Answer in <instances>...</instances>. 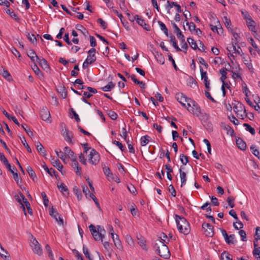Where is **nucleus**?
<instances>
[{"label": "nucleus", "instance_id": "f257e3e1", "mask_svg": "<svg viewBox=\"0 0 260 260\" xmlns=\"http://www.w3.org/2000/svg\"><path fill=\"white\" fill-rule=\"evenodd\" d=\"M153 248L155 253L160 257L168 259L170 257V252L168 247L159 239L156 240L154 244Z\"/></svg>", "mask_w": 260, "mask_h": 260}, {"label": "nucleus", "instance_id": "f03ea898", "mask_svg": "<svg viewBox=\"0 0 260 260\" xmlns=\"http://www.w3.org/2000/svg\"><path fill=\"white\" fill-rule=\"evenodd\" d=\"M175 220L179 231L187 235L190 232V225L187 220L183 217L175 214Z\"/></svg>", "mask_w": 260, "mask_h": 260}, {"label": "nucleus", "instance_id": "7ed1b4c3", "mask_svg": "<svg viewBox=\"0 0 260 260\" xmlns=\"http://www.w3.org/2000/svg\"><path fill=\"white\" fill-rule=\"evenodd\" d=\"M171 23L174 28V32L176 34L177 38L181 40V47L182 49L185 50V52L186 53L188 49V45L187 43L185 42V37L176 24L172 21Z\"/></svg>", "mask_w": 260, "mask_h": 260}, {"label": "nucleus", "instance_id": "20e7f679", "mask_svg": "<svg viewBox=\"0 0 260 260\" xmlns=\"http://www.w3.org/2000/svg\"><path fill=\"white\" fill-rule=\"evenodd\" d=\"M188 111L192 113L193 114L196 115L198 117H201L202 119H207L209 117V115L206 113H202L201 111V108L196 103L193 104L191 109H188Z\"/></svg>", "mask_w": 260, "mask_h": 260}, {"label": "nucleus", "instance_id": "39448f33", "mask_svg": "<svg viewBox=\"0 0 260 260\" xmlns=\"http://www.w3.org/2000/svg\"><path fill=\"white\" fill-rule=\"evenodd\" d=\"M234 112L237 114V116L241 119L244 118L247 116L245 106L240 102H238L233 107Z\"/></svg>", "mask_w": 260, "mask_h": 260}, {"label": "nucleus", "instance_id": "423d86ee", "mask_svg": "<svg viewBox=\"0 0 260 260\" xmlns=\"http://www.w3.org/2000/svg\"><path fill=\"white\" fill-rule=\"evenodd\" d=\"M30 245L34 253L41 255L42 254V249L38 241L32 236V239L30 240Z\"/></svg>", "mask_w": 260, "mask_h": 260}, {"label": "nucleus", "instance_id": "0eeeda50", "mask_svg": "<svg viewBox=\"0 0 260 260\" xmlns=\"http://www.w3.org/2000/svg\"><path fill=\"white\" fill-rule=\"evenodd\" d=\"M49 214L52 217L55 219L56 221L59 225H63V220L62 218L53 207H52L49 210Z\"/></svg>", "mask_w": 260, "mask_h": 260}, {"label": "nucleus", "instance_id": "6e6552de", "mask_svg": "<svg viewBox=\"0 0 260 260\" xmlns=\"http://www.w3.org/2000/svg\"><path fill=\"white\" fill-rule=\"evenodd\" d=\"M203 232L206 236L212 237L214 235L213 226L210 224L204 222L202 224Z\"/></svg>", "mask_w": 260, "mask_h": 260}, {"label": "nucleus", "instance_id": "1a4fd4ad", "mask_svg": "<svg viewBox=\"0 0 260 260\" xmlns=\"http://www.w3.org/2000/svg\"><path fill=\"white\" fill-rule=\"evenodd\" d=\"M100 160V155L99 153L93 149H92L89 154V161L92 165H96Z\"/></svg>", "mask_w": 260, "mask_h": 260}, {"label": "nucleus", "instance_id": "9d476101", "mask_svg": "<svg viewBox=\"0 0 260 260\" xmlns=\"http://www.w3.org/2000/svg\"><path fill=\"white\" fill-rule=\"evenodd\" d=\"M200 71L201 75V78L202 79L204 80L205 87L207 90L209 91L211 89V87L210 86V81L208 80L207 73L206 72H204L203 69L201 67H200Z\"/></svg>", "mask_w": 260, "mask_h": 260}, {"label": "nucleus", "instance_id": "9b49d317", "mask_svg": "<svg viewBox=\"0 0 260 260\" xmlns=\"http://www.w3.org/2000/svg\"><path fill=\"white\" fill-rule=\"evenodd\" d=\"M40 117L44 121H47L50 118V112L46 107H43L40 112Z\"/></svg>", "mask_w": 260, "mask_h": 260}, {"label": "nucleus", "instance_id": "f8f14e48", "mask_svg": "<svg viewBox=\"0 0 260 260\" xmlns=\"http://www.w3.org/2000/svg\"><path fill=\"white\" fill-rule=\"evenodd\" d=\"M96 50L94 48H92L88 51V56L85 60H87L89 63H93L96 59L95 56Z\"/></svg>", "mask_w": 260, "mask_h": 260}, {"label": "nucleus", "instance_id": "ddd939ff", "mask_svg": "<svg viewBox=\"0 0 260 260\" xmlns=\"http://www.w3.org/2000/svg\"><path fill=\"white\" fill-rule=\"evenodd\" d=\"M135 19H136L137 22L140 25L142 26L144 28V29L147 31H149L150 30V27L149 25L146 24L145 22V20L143 19H142V18L141 16H139V15H135Z\"/></svg>", "mask_w": 260, "mask_h": 260}, {"label": "nucleus", "instance_id": "4468645a", "mask_svg": "<svg viewBox=\"0 0 260 260\" xmlns=\"http://www.w3.org/2000/svg\"><path fill=\"white\" fill-rule=\"evenodd\" d=\"M176 99L178 101V102H179L182 105L183 107H186L185 103H186V101L188 99V98L185 96L182 93H178L176 95Z\"/></svg>", "mask_w": 260, "mask_h": 260}, {"label": "nucleus", "instance_id": "2eb2a0df", "mask_svg": "<svg viewBox=\"0 0 260 260\" xmlns=\"http://www.w3.org/2000/svg\"><path fill=\"white\" fill-rule=\"evenodd\" d=\"M37 61L38 62L39 65L45 70L46 72H48L50 70V68L46 59L44 58H39Z\"/></svg>", "mask_w": 260, "mask_h": 260}, {"label": "nucleus", "instance_id": "dca6fc26", "mask_svg": "<svg viewBox=\"0 0 260 260\" xmlns=\"http://www.w3.org/2000/svg\"><path fill=\"white\" fill-rule=\"evenodd\" d=\"M111 235L113 241L114 243L115 246L117 247V249L119 250L122 249V245L121 242L119 238V236L118 235H116V238H115L114 233H111Z\"/></svg>", "mask_w": 260, "mask_h": 260}, {"label": "nucleus", "instance_id": "f3484780", "mask_svg": "<svg viewBox=\"0 0 260 260\" xmlns=\"http://www.w3.org/2000/svg\"><path fill=\"white\" fill-rule=\"evenodd\" d=\"M184 168L181 166L179 169V173H180V177L181 179V186L182 187L183 185H184L186 183V174L185 172L183 171L182 170Z\"/></svg>", "mask_w": 260, "mask_h": 260}, {"label": "nucleus", "instance_id": "a211bd4d", "mask_svg": "<svg viewBox=\"0 0 260 260\" xmlns=\"http://www.w3.org/2000/svg\"><path fill=\"white\" fill-rule=\"evenodd\" d=\"M52 164H53V166L54 167L56 168L61 173V174H63L65 173V172H63L62 171L63 166L60 163V162L58 159H53L52 161Z\"/></svg>", "mask_w": 260, "mask_h": 260}, {"label": "nucleus", "instance_id": "6ab92c4d", "mask_svg": "<svg viewBox=\"0 0 260 260\" xmlns=\"http://www.w3.org/2000/svg\"><path fill=\"white\" fill-rule=\"evenodd\" d=\"M137 239L138 240V243L139 245L145 251H147L148 248L146 245V240L145 239L141 236H137Z\"/></svg>", "mask_w": 260, "mask_h": 260}, {"label": "nucleus", "instance_id": "aec40b11", "mask_svg": "<svg viewBox=\"0 0 260 260\" xmlns=\"http://www.w3.org/2000/svg\"><path fill=\"white\" fill-rule=\"evenodd\" d=\"M27 55L33 62H36V61H37L39 58L33 49H30L27 52Z\"/></svg>", "mask_w": 260, "mask_h": 260}, {"label": "nucleus", "instance_id": "412c9836", "mask_svg": "<svg viewBox=\"0 0 260 260\" xmlns=\"http://www.w3.org/2000/svg\"><path fill=\"white\" fill-rule=\"evenodd\" d=\"M246 23L249 29L253 32L255 34H256L255 21H253L252 19H251L249 20H247Z\"/></svg>", "mask_w": 260, "mask_h": 260}, {"label": "nucleus", "instance_id": "4be33fe9", "mask_svg": "<svg viewBox=\"0 0 260 260\" xmlns=\"http://www.w3.org/2000/svg\"><path fill=\"white\" fill-rule=\"evenodd\" d=\"M36 147L38 152L41 155H42L43 156H46V155H47L46 151L45 150L43 146L42 145V144L40 142H38L37 143Z\"/></svg>", "mask_w": 260, "mask_h": 260}, {"label": "nucleus", "instance_id": "5701e85b", "mask_svg": "<svg viewBox=\"0 0 260 260\" xmlns=\"http://www.w3.org/2000/svg\"><path fill=\"white\" fill-rule=\"evenodd\" d=\"M26 170L30 177L35 182L37 180V177L32 168L30 166H28Z\"/></svg>", "mask_w": 260, "mask_h": 260}, {"label": "nucleus", "instance_id": "b1692460", "mask_svg": "<svg viewBox=\"0 0 260 260\" xmlns=\"http://www.w3.org/2000/svg\"><path fill=\"white\" fill-rule=\"evenodd\" d=\"M20 192H21L20 191L19 193V194H16L15 196V198L16 200L21 205V208L23 210L24 215H26L25 208L24 204H23V201H22V198L21 197V195L20 194Z\"/></svg>", "mask_w": 260, "mask_h": 260}, {"label": "nucleus", "instance_id": "393cba45", "mask_svg": "<svg viewBox=\"0 0 260 260\" xmlns=\"http://www.w3.org/2000/svg\"><path fill=\"white\" fill-rule=\"evenodd\" d=\"M3 70V73H2V76L4 78L7 79L8 81H11L12 80V77L9 73V72L6 70L5 69L3 68V67H2L0 68V72H2V70Z\"/></svg>", "mask_w": 260, "mask_h": 260}, {"label": "nucleus", "instance_id": "a878e982", "mask_svg": "<svg viewBox=\"0 0 260 260\" xmlns=\"http://www.w3.org/2000/svg\"><path fill=\"white\" fill-rule=\"evenodd\" d=\"M236 144L238 148L242 150H244L246 148V143L240 138L236 140Z\"/></svg>", "mask_w": 260, "mask_h": 260}, {"label": "nucleus", "instance_id": "bb28decb", "mask_svg": "<svg viewBox=\"0 0 260 260\" xmlns=\"http://www.w3.org/2000/svg\"><path fill=\"white\" fill-rule=\"evenodd\" d=\"M170 42L172 43L173 46L176 49V51H181V49L178 47L176 38L174 36L171 35L170 37Z\"/></svg>", "mask_w": 260, "mask_h": 260}, {"label": "nucleus", "instance_id": "cd10ccee", "mask_svg": "<svg viewBox=\"0 0 260 260\" xmlns=\"http://www.w3.org/2000/svg\"><path fill=\"white\" fill-rule=\"evenodd\" d=\"M114 87L115 84L111 81L107 85L101 87V89L104 91L107 92L111 91Z\"/></svg>", "mask_w": 260, "mask_h": 260}, {"label": "nucleus", "instance_id": "c85d7f7f", "mask_svg": "<svg viewBox=\"0 0 260 260\" xmlns=\"http://www.w3.org/2000/svg\"><path fill=\"white\" fill-rule=\"evenodd\" d=\"M64 153L65 154L67 155L69 158L71 159L73 158L74 156V152L68 147L66 146L63 149Z\"/></svg>", "mask_w": 260, "mask_h": 260}, {"label": "nucleus", "instance_id": "c756f323", "mask_svg": "<svg viewBox=\"0 0 260 260\" xmlns=\"http://www.w3.org/2000/svg\"><path fill=\"white\" fill-rule=\"evenodd\" d=\"M32 69L34 70L35 74L38 75L40 78H43V75L39 68L37 66L36 62H34V66L32 67Z\"/></svg>", "mask_w": 260, "mask_h": 260}, {"label": "nucleus", "instance_id": "7c9ffc66", "mask_svg": "<svg viewBox=\"0 0 260 260\" xmlns=\"http://www.w3.org/2000/svg\"><path fill=\"white\" fill-rule=\"evenodd\" d=\"M6 13L9 15L12 18H13L15 21L19 22V18L17 16V15L14 13V12L13 10H11L10 9H7L6 10Z\"/></svg>", "mask_w": 260, "mask_h": 260}, {"label": "nucleus", "instance_id": "2f4dec72", "mask_svg": "<svg viewBox=\"0 0 260 260\" xmlns=\"http://www.w3.org/2000/svg\"><path fill=\"white\" fill-rule=\"evenodd\" d=\"M187 41L190 47L193 50H196L197 48H198L197 43L192 38H188Z\"/></svg>", "mask_w": 260, "mask_h": 260}, {"label": "nucleus", "instance_id": "473e14b6", "mask_svg": "<svg viewBox=\"0 0 260 260\" xmlns=\"http://www.w3.org/2000/svg\"><path fill=\"white\" fill-rule=\"evenodd\" d=\"M150 137L148 135H145L141 137L140 139L141 145L142 146L146 145L149 142Z\"/></svg>", "mask_w": 260, "mask_h": 260}, {"label": "nucleus", "instance_id": "72a5a7b5", "mask_svg": "<svg viewBox=\"0 0 260 260\" xmlns=\"http://www.w3.org/2000/svg\"><path fill=\"white\" fill-rule=\"evenodd\" d=\"M103 169L104 173L106 176H107L109 178H113V175L111 172V170L109 167L104 166V167H103Z\"/></svg>", "mask_w": 260, "mask_h": 260}, {"label": "nucleus", "instance_id": "f704fd0d", "mask_svg": "<svg viewBox=\"0 0 260 260\" xmlns=\"http://www.w3.org/2000/svg\"><path fill=\"white\" fill-rule=\"evenodd\" d=\"M158 23L160 27V29L162 31H164V34L167 36H168V29L167 28L166 25L161 21H158Z\"/></svg>", "mask_w": 260, "mask_h": 260}, {"label": "nucleus", "instance_id": "c9c22d12", "mask_svg": "<svg viewBox=\"0 0 260 260\" xmlns=\"http://www.w3.org/2000/svg\"><path fill=\"white\" fill-rule=\"evenodd\" d=\"M243 126L245 127L246 130L250 133L251 135H254L255 134L254 128L252 127L249 124L244 123Z\"/></svg>", "mask_w": 260, "mask_h": 260}, {"label": "nucleus", "instance_id": "e433bc0d", "mask_svg": "<svg viewBox=\"0 0 260 260\" xmlns=\"http://www.w3.org/2000/svg\"><path fill=\"white\" fill-rule=\"evenodd\" d=\"M184 21L185 22L186 25L188 26V29L191 32L196 29V25L193 22H189L187 20H185Z\"/></svg>", "mask_w": 260, "mask_h": 260}, {"label": "nucleus", "instance_id": "4c0bfd02", "mask_svg": "<svg viewBox=\"0 0 260 260\" xmlns=\"http://www.w3.org/2000/svg\"><path fill=\"white\" fill-rule=\"evenodd\" d=\"M58 91L61 93V95L62 98L65 99L67 96V91L65 89V88L63 86H60L58 88Z\"/></svg>", "mask_w": 260, "mask_h": 260}, {"label": "nucleus", "instance_id": "58836bf2", "mask_svg": "<svg viewBox=\"0 0 260 260\" xmlns=\"http://www.w3.org/2000/svg\"><path fill=\"white\" fill-rule=\"evenodd\" d=\"M76 28L77 30L81 31V32L85 36L88 34L87 29L82 25H77L76 26Z\"/></svg>", "mask_w": 260, "mask_h": 260}, {"label": "nucleus", "instance_id": "ea45409f", "mask_svg": "<svg viewBox=\"0 0 260 260\" xmlns=\"http://www.w3.org/2000/svg\"><path fill=\"white\" fill-rule=\"evenodd\" d=\"M221 260H232V256L225 251L221 253Z\"/></svg>", "mask_w": 260, "mask_h": 260}, {"label": "nucleus", "instance_id": "a19ab883", "mask_svg": "<svg viewBox=\"0 0 260 260\" xmlns=\"http://www.w3.org/2000/svg\"><path fill=\"white\" fill-rule=\"evenodd\" d=\"M92 236L94 238V239L97 241H101V242H103V239L104 238V236L102 235L101 234H99L98 232L93 234Z\"/></svg>", "mask_w": 260, "mask_h": 260}, {"label": "nucleus", "instance_id": "79ce46f5", "mask_svg": "<svg viewBox=\"0 0 260 260\" xmlns=\"http://www.w3.org/2000/svg\"><path fill=\"white\" fill-rule=\"evenodd\" d=\"M57 186L59 189H60V191L63 193H64V192H67V194L69 193L68 189L64 183H61L60 185H58Z\"/></svg>", "mask_w": 260, "mask_h": 260}, {"label": "nucleus", "instance_id": "37998d69", "mask_svg": "<svg viewBox=\"0 0 260 260\" xmlns=\"http://www.w3.org/2000/svg\"><path fill=\"white\" fill-rule=\"evenodd\" d=\"M41 196L43 198V203L45 207H48L49 204V200L45 192L43 191L41 193Z\"/></svg>", "mask_w": 260, "mask_h": 260}, {"label": "nucleus", "instance_id": "c03bdc74", "mask_svg": "<svg viewBox=\"0 0 260 260\" xmlns=\"http://www.w3.org/2000/svg\"><path fill=\"white\" fill-rule=\"evenodd\" d=\"M228 244H234L236 242L235 236L234 234L230 235L228 237V240L225 241Z\"/></svg>", "mask_w": 260, "mask_h": 260}, {"label": "nucleus", "instance_id": "a18cd8bd", "mask_svg": "<svg viewBox=\"0 0 260 260\" xmlns=\"http://www.w3.org/2000/svg\"><path fill=\"white\" fill-rule=\"evenodd\" d=\"M21 127L24 129L27 134L29 136L31 137L33 136V133L31 132L29 128H28V126L26 124H21Z\"/></svg>", "mask_w": 260, "mask_h": 260}, {"label": "nucleus", "instance_id": "49530a36", "mask_svg": "<svg viewBox=\"0 0 260 260\" xmlns=\"http://www.w3.org/2000/svg\"><path fill=\"white\" fill-rule=\"evenodd\" d=\"M180 159L181 162L184 165H186L187 163L189 161L188 157L184 154H181L180 155Z\"/></svg>", "mask_w": 260, "mask_h": 260}, {"label": "nucleus", "instance_id": "de8ad7c7", "mask_svg": "<svg viewBox=\"0 0 260 260\" xmlns=\"http://www.w3.org/2000/svg\"><path fill=\"white\" fill-rule=\"evenodd\" d=\"M83 252L84 253L85 257L87 258L89 260H92V259L90 257L87 247H86L85 245H83Z\"/></svg>", "mask_w": 260, "mask_h": 260}, {"label": "nucleus", "instance_id": "09e8293b", "mask_svg": "<svg viewBox=\"0 0 260 260\" xmlns=\"http://www.w3.org/2000/svg\"><path fill=\"white\" fill-rule=\"evenodd\" d=\"M27 39L33 44L37 43V38L34 34L30 35L29 33H28L27 35Z\"/></svg>", "mask_w": 260, "mask_h": 260}, {"label": "nucleus", "instance_id": "8fccbe9b", "mask_svg": "<svg viewBox=\"0 0 260 260\" xmlns=\"http://www.w3.org/2000/svg\"><path fill=\"white\" fill-rule=\"evenodd\" d=\"M20 194L21 195V197L22 198V201H23V204H24V206L27 208L30 207V205L29 203V202L27 201V200L25 198L24 196L22 194V192L20 193Z\"/></svg>", "mask_w": 260, "mask_h": 260}, {"label": "nucleus", "instance_id": "3c124183", "mask_svg": "<svg viewBox=\"0 0 260 260\" xmlns=\"http://www.w3.org/2000/svg\"><path fill=\"white\" fill-rule=\"evenodd\" d=\"M234 200H235V198L232 196H230L227 198L226 201L228 203V204H229V206L232 208H234L235 206V204L234 203Z\"/></svg>", "mask_w": 260, "mask_h": 260}, {"label": "nucleus", "instance_id": "603ef678", "mask_svg": "<svg viewBox=\"0 0 260 260\" xmlns=\"http://www.w3.org/2000/svg\"><path fill=\"white\" fill-rule=\"evenodd\" d=\"M56 154H57V156L59 157L62 160L64 161L65 159L66 158V156L64 154V153L62 152L61 150H60L59 152H58L57 150H55Z\"/></svg>", "mask_w": 260, "mask_h": 260}, {"label": "nucleus", "instance_id": "864d4df0", "mask_svg": "<svg viewBox=\"0 0 260 260\" xmlns=\"http://www.w3.org/2000/svg\"><path fill=\"white\" fill-rule=\"evenodd\" d=\"M45 249L46 251L48 252V256L51 259H53V255L52 252V250L51 247L48 244H46L45 246Z\"/></svg>", "mask_w": 260, "mask_h": 260}, {"label": "nucleus", "instance_id": "5fc2aeb1", "mask_svg": "<svg viewBox=\"0 0 260 260\" xmlns=\"http://www.w3.org/2000/svg\"><path fill=\"white\" fill-rule=\"evenodd\" d=\"M239 234L240 235L241 240L242 241H246L247 240L246 239V232L242 230H241L239 231Z\"/></svg>", "mask_w": 260, "mask_h": 260}, {"label": "nucleus", "instance_id": "6e6d98bb", "mask_svg": "<svg viewBox=\"0 0 260 260\" xmlns=\"http://www.w3.org/2000/svg\"><path fill=\"white\" fill-rule=\"evenodd\" d=\"M21 140L22 143L23 144L24 146L27 149V151L29 153H31V149L30 148V147L29 146V145L27 144L25 138L23 137L22 139H21Z\"/></svg>", "mask_w": 260, "mask_h": 260}, {"label": "nucleus", "instance_id": "4d7b16f0", "mask_svg": "<svg viewBox=\"0 0 260 260\" xmlns=\"http://www.w3.org/2000/svg\"><path fill=\"white\" fill-rule=\"evenodd\" d=\"M232 48L233 49V50H234L236 52H237L238 54H240L241 52L240 51H242L241 48L240 46L238 47V49H236V46L237 44L236 42H232Z\"/></svg>", "mask_w": 260, "mask_h": 260}, {"label": "nucleus", "instance_id": "13d9d810", "mask_svg": "<svg viewBox=\"0 0 260 260\" xmlns=\"http://www.w3.org/2000/svg\"><path fill=\"white\" fill-rule=\"evenodd\" d=\"M108 114L112 120H116L117 118V114L113 111L110 110L108 112Z\"/></svg>", "mask_w": 260, "mask_h": 260}, {"label": "nucleus", "instance_id": "bf43d9fd", "mask_svg": "<svg viewBox=\"0 0 260 260\" xmlns=\"http://www.w3.org/2000/svg\"><path fill=\"white\" fill-rule=\"evenodd\" d=\"M112 143L114 144L117 146L121 151L123 152L125 150L124 146H123V145L121 143L119 142V141H117L116 140L113 141Z\"/></svg>", "mask_w": 260, "mask_h": 260}, {"label": "nucleus", "instance_id": "052dcab7", "mask_svg": "<svg viewBox=\"0 0 260 260\" xmlns=\"http://www.w3.org/2000/svg\"><path fill=\"white\" fill-rule=\"evenodd\" d=\"M250 149L252 150V154L258 158L259 156V152L255 148V147L254 145H252L250 147Z\"/></svg>", "mask_w": 260, "mask_h": 260}, {"label": "nucleus", "instance_id": "680f3d73", "mask_svg": "<svg viewBox=\"0 0 260 260\" xmlns=\"http://www.w3.org/2000/svg\"><path fill=\"white\" fill-rule=\"evenodd\" d=\"M223 128L226 130L228 131V134H230L231 136H232L234 133V130L229 125H224Z\"/></svg>", "mask_w": 260, "mask_h": 260}, {"label": "nucleus", "instance_id": "e2e57ef3", "mask_svg": "<svg viewBox=\"0 0 260 260\" xmlns=\"http://www.w3.org/2000/svg\"><path fill=\"white\" fill-rule=\"evenodd\" d=\"M96 232H98L99 234H101L103 236H105L106 231L103 226L98 225Z\"/></svg>", "mask_w": 260, "mask_h": 260}, {"label": "nucleus", "instance_id": "0e129e2a", "mask_svg": "<svg viewBox=\"0 0 260 260\" xmlns=\"http://www.w3.org/2000/svg\"><path fill=\"white\" fill-rule=\"evenodd\" d=\"M135 207L136 206L135 204H134L133 206H132V208H131V212L133 216L138 215V210Z\"/></svg>", "mask_w": 260, "mask_h": 260}, {"label": "nucleus", "instance_id": "69168bd1", "mask_svg": "<svg viewBox=\"0 0 260 260\" xmlns=\"http://www.w3.org/2000/svg\"><path fill=\"white\" fill-rule=\"evenodd\" d=\"M241 13L246 21L252 19L247 11H241Z\"/></svg>", "mask_w": 260, "mask_h": 260}, {"label": "nucleus", "instance_id": "338daca9", "mask_svg": "<svg viewBox=\"0 0 260 260\" xmlns=\"http://www.w3.org/2000/svg\"><path fill=\"white\" fill-rule=\"evenodd\" d=\"M97 21L101 24V26L103 28V29H105L107 28V23L105 21H104L102 18H99Z\"/></svg>", "mask_w": 260, "mask_h": 260}, {"label": "nucleus", "instance_id": "774afa93", "mask_svg": "<svg viewBox=\"0 0 260 260\" xmlns=\"http://www.w3.org/2000/svg\"><path fill=\"white\" fill-rule=\"evenodd\" d=\"M260 239V227L256 228V232L255 235V240L257 241Z\"/></svg>", "mask_w": 260, "mask_h": 260}]
</instances>
